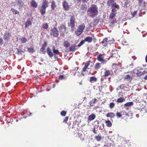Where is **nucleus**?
I'll use <instances>...</instances> for the list:
<instances>
[{
	"instance_id": "6ab92c4d",
	"label": "nucleus",
	"mask_w": 147,
	"mask_h": 147,
	"mask_svg": "<svg viewBox=\"0 0 147 147\" xmlns=\"http://www.w3.org/2000/svg\"><path fill=\"white\" fill-rule=\"evenodd\" d=\"M30 3L32 7L34 8H36L37 7V4L35 1L34 0H32Z\"/></svg>"
},
{
	"instance_id": "c9c22d12",
	"label": "nucleus",
	"mask_w": 147,
	"mask_h": 147,
	"mask_svg": "<svg viewBox=\"0 0 147 147\" xmlns=\"http://www.w3.org/2000/svg\"><path fill=\"white\" fill-rule=\"evenodd\" d=\"M87 8L86 5V4L82 5L80 9L84 11H86Z\"/></svg>"
},
{
	"instance_id": "4468645a",
	"label": "nucleus",
	"mask_w": 147,
	"mask_h": 147,
	"mask_svg": "<svg viewBox=\"0 0 147 147\" xmlns=\"http://www.w3.org/2000/svg\"><path fill=\"white\" fill-rule=\"evenodd\" d=\"M47 45V44L46 42L45 41L44 43L42 45L41 48L40 49V51L42 52L43 54H45L46 53V51H45V49Z\"/></svg>"
},
{
	"instance_id": "f8f14e48",
	"label": "nucleus",
	"mask_w": 147,
	"mask_h": 147,
	"mask_svg": "<svg viewBox=\"0 0 147 147\" xmlns=\"http://www.w3.org/2000/svg\"><path fill=\"white\" fill-rule=\"evenodd\" d=\"M134 72L135 73H136L137 75L138 76H141L145 73V71L142 72L136 69H135L134 70Z\"/></svg>"
},
{
	"instance_id": "dca6fc26",
	"label": "nucleus",
	"mask_w": 147,
	"mask_h": 147,
	"mask_svg": "<svg viewBox=\"0 0 147 147\" xmlns=\"http://www.w3.org/2000/svg\"><path fill=\"white\" fill-rule=\"evenodd\" d=\"M41 6L47 8L48 6V2L47 0H43Z\"/></svg>"
},
{
	"instance_id": "13d9d810",
	"label": "nucleus",
	"mask_w": 147,
	"mask_h": 147,
	"mask_svg": "<svg viewBox=\"0 0 147 147\" xmlns=\"http://www.w3.org/2000/svg\"><path fill=\"white\" fill-rule=\"evenodd\" d=\"M117 21L116 20H114L111 22V24H113L115 23H116Z\"/></svg>"
},
{
	"instance_id": "393cba45",
	"label": "nucleus",
	"mask_w": 147,
	"mask_h": 147,
	"mask_svg": "<svg viewBox=\"0 0 147 147\" xmlns=\"http://www.w3.org/2000/svg\"><path fill=\"white\" fill-rule=\"evenodd\" d=\"M101 64L99 63H96L94 66L95 69L98 70L101 67Z\"/></svg>"
},
{
	"instance_id": "c756f323",
	"label": "nucleus",
	"mask_w": 147,
	"mask_h": 147,
	"mask_svg": "<svg viewBox=\"0 0 147 147\" xmlns=\"http://www.w3.org/2000/svg\"><path fill=\"white\" fill-rule=\"evenodd\" d=\"M28 51L30 53H33L35 51L34 48L32 47H31L28 48Z\"/></svg>"
},
{
	"instance_id": "7ed1b4c3",
	"label": "nucleus",
	"mask_w": 147,
	"mask_h": 147,
	"mask_svg": "<svg viewBox=\"0 0 147 147\" xmlns=\"http://www.w3.org/2000/svg\"><path fill=\"white\" fill-rule=\"evenodd\" d=\"M59 30L60 31L61 33V35L63 36H64L65 33H67L66 32L67 27L65 25L61 24V25L58 27Z\"/></svg>"
},
{
	"instance_id": "ddd939ff",
	"label": "nucleus",
	"mask_w": 147,
	"mask_h": 147,
	"mask_svg": "<svg viewBox=\"0 0 147 147\" xmlns=\"http://www.w3.org/2000/svg\"><path fill=\"white\" fill-rule=\"evenodd\" d=\"M47 51L48 55L50 57H53V53L49 47H48L47 48Z\"/></svg>"
},
{
	"instance_id": "e2e57ef3",
	"label": "nucleus",
	"mask_w": 147,
	"mask_h": 147,
	"mask_svg": "<svg viewBox=\"0 0 147 147\" xmlns=\"http://www.w3.org/2000/svg\"><path fill=\"white\" fill-rule=\"evenodd\" d=\"M55 47H54V46H53L52 48V50L53 51L54 50H55Z\"/></svg>"
},
{
	"instance_id": "8fccbe9b",
	"label": "nucleus",
	"mask_w": 147,
	"mask_h": 147,
	"mask_svg": "<svg viewBox=\"0 0 147 147\" xmlns=\"http://www.w3.org/2000/svg\"><path fill=\"white\" fill-rule=\"evenodd\" d=\"M121 113L122 115L129 116V115L124 111L121 112Z\"/></svg>"
},
{
	"instance_id": "5701e85b",
	"label": "nucleus",
	"mask_w": 147,
	"mask_h": 147,
	"mask_svg": "<svg viewBox=\"0 0 147 147\" xmlns=\"http://www.w3.org/2000/svg\"><path fill=\"white\" fill-rule=\"evenodd\" d=\"M97 79L95 77H92L90 78L89 81L91 82H96L97 80Z\"/></svg>"
},
{
	"instance_id": "774afa93",
	"label": "nucleus",
	"mask_w": 147,
	"mask_h": 147,
	"mask_svg": "<svg viewBox=\"0 0 147 147\" xmlns=\"http://www.w3.org/2000/svg\"><path fill=\"white\" fill-rule=\"evenodd\" d=\"M144 79L145 80H147V76H146L144 77Z\"/></svg>"
},
{
	"instance_id": "338daca9",
	"label": "nucleus",
	"mask_w": 147,
	"mask_h": 147,
	"mask_svg": "<svg viewBox=\"0 0 147 147\" xmlns=\"http://www.w3.org/2000/svg\"><path fill=\"white\" fill-rule=\"evenodd\" d=\"M145 59H146V62H147V55H146V57Z\"/></svg>"
},
{
	"instance_id": "5fc2aeb1",
	"label": "nucleus",
	"mask_w": 147,
	"mask_h": 147,
	"mask_svg": "<svg viewBox=\"0 0 147 147\" xmlns=\"http://www.w3.org/2000/svg\"><path fill=\"white\" fill-rule=\"evenodd\" d=\"M88 68L84 66V67L83 68V69L82 70V72H85V71H86L87 69H88Z\"/></svg>"
},
{
	"instance_id": "c85d7f7f",
	"label": "nucleus",
	"mask_w": 147,
	"mask_h": 147,
	"mask_svg": "<svg viewBox=\"0 0 147 147\" xmlns=\"http://www.w3.org/2000/svg\"><path fill=\"white\" fill-rule=\"evenodd\" d=\"M111 6L112 7H114L117 8L118 9H119V6L117 5L116 3L113 4Z\"/></svg>"
},
{
	"instance_id": "0eeeda50",
	"label": "nucleus",
	"mask_w": 147,
	"mask_h": 147,
	"mask_svg": "<svg viewBox=\"0 0 147 147\" xmlns=\"http://www.w3.org/2000/svg\"><path fill=\"white\" fill-rule=\"evenodd\" d=\"M102 54H100L97 56V59L99 61L102 62L103 64H104L107 62V61L102 57Z\"/></svg>"
},
{
	"instance_id": "2f4dec72",
	"label": "nucleus",
	"mask_w": 147,
	"mask_h": 147,
	"mask_svg": "<svg viewBox=\"0 0 147 147\" xmlns=\"http://www.w3.org/2000/svg\"><path fill=\"white\" fill-rule=\"evenodd\" d=\"M106 123L107 126L110 127L112 126V124L110 121H106Z\"/></svg>"
},
{
	"instance_id": "e433bc0d",
	"label": "nucleus",
	"mask_w": 147,
	"mask_h": 147,
	"mask_svg": "<svg viewBox=\"0 0 147 147\" xmlns=\"http://www.w3.org/2000/svg\"><path fill=\"white\" fill-rule=\"evenodd\" d=\"M11 11L13 13H14L15 14H17L19 13V11L16 10L15 9L11 8Z\"/></svg>"
},
{
	"instance_id": "052dcab7",
	"label": "nucleus",
	"mask_w": 147,
	"mask_h": 147,
	"mask_svg": "<svg viewBox=\"0 0 147 147\" xmlns=\"http://www.w3.org/2000/svg\"><path fill=\"white\" fill-rule=\"evenodd\" d=\"M63 78V76L62 75H60L59 77V78L60 79H62Z\"/></svg>"
},
{
	"instance_id": "58836bf2",
	"label": "nucleus",
	"mask_w": 147,
	"mask_h": 147,
	"mask_svg": "<svg viewBox=\"0 0 147 147\" xmlns=\"http://www.w3.org/2000/svg\"><path fill=\"white\" fill-rule=\"evenodd\" d=\"M124 79L129 81L131 80V77L129 75H127L125 76Z\"/></svg>"
},
{
	"instance_id": "423d86ee",
	"label": "nucleus",
	"mask_w": 147,
	"mask_h": 147,
	"mask_svg": "<svg viewBox=\"0 0 147 147\" xmlns=\"http://www.w3.org/2000/svg\"><path fill=\"white\" fill-rule=\"evenodd\" d=\"M17 0V5L18 7V8L19 9L23 7L24 6V1L25 0Z\"/></svg>"
},
{
	"instance_id": "3c124183",
	"label": "nucleus",
	"mask_w": 147,
	"mask_h": 147,
	"mask_svg": "<svg viewBox=\"0 0 147 147\" xmlns=\"http://www.w3.org/2000/svg\"><path fill=\"white\" fill-rule=\"evenodd\" d=\"M90 63V61H88V62H86L84 66L88 68V67L89 66Z\"/></svg>"
},
{
	"instance_id": "0e129e2a",
	"label": "nucleus",
	"mask_w": 147,
	"mask_h": 147,
	"mask_svg": "<svg viewBox=\"0 0 147 147\" xmlns=\"http://www.w3.org/2000/svg\"><path fill=\"white\" fill-rule=\"evenodd\" d=\"M127 43V42L126 41H123V44L124 43L125 44V45H126V44Z\"/></svg>"
},
{
	"instance_id": "a878e982",
	"label": "nucleus",
	"mask_w": 147,
	"mask_h": 147,
	"mask_svg": "<svg viewBox=\"0 0 147 147\" xmlns=\"http://www.w3.org/2000/svg\"><path fill=\"white\" fill-rule=\"evenodd\" d=\"M77 46H71L69 47V50L70 51L74 52V51L76 49H77L76 48Z\"/></svg>"
},
{
	"instance_id": "bf43d9fd",
	"label": "nucleus",
	"mask_w": 147,
	"mask_h": 147,
	"mask_svg": "<svg viewBox=\"0 0 147 147\" xmlns=\"http://www.w3.org/2000/svg\"><path fill=\"white\" fill-rule=\"evenodd\" d=\"M96 122H97V125H95L96 126V128H98L99 126V121H96Z\"/></svg>"
},
{
	"instance_id": "49530a36",
	"label": "nucleus",
	"mask_w": 147,
	"mask_h": 147,
	"mask_svg": "<svg viewBox=\"0 0 147 147\" xmlns=\"http://www.w3.org/2000/svg\"><path fill=\"white\" fill-rule=\"evenodd\" d=\"M85 42L84 40L81 41L80 42L78 45V47H80L83 44H84Z\"/></svg>"
},
{
	"instance_id": "37998d69",
	"label": "nucleus",
	"mask_w": 147,
	"mask_h": 147,
	"mask_svg": "<svg viewBox=\"0 0 147 147\" xmlns=\"http://www.w3.org/2000/svg\"><path fill=\"white\" fill-rule=\"evenodd\" d=\"M98 21H98V20L95 19L94 21V22H93V25H96V24H98Z\"/></svg>"
},
{
	"instance_id": "4d7b16f0",
	"label": "nucleus",
	"mask_w": 147,
	"mask_h": 147,
	"mask_svg": "<svg viewBox=\"0 0 147 147\" xmlns=\"http://www.w3.org/2000/svg\"><path fill=\"white\" fill-rule=\"evenodd\" d=\"M96 128V126H94L93 129V131L94 134H96V131L95 130Z\"/></svg>"
},
{
	"instance_id": "a19ab883",
	"label": "nucleus",
	"mask_w": 147,
	"mask_h": 147,
	"mask_svg": "<svg viewBox=\"0 0 147 147\" xmlns=\"http://www.w3.org/2000/svg\"><path fill=\"white\" fill-rule=\"evenodd\" d=\"M96 101V98H94L93 100L90 101V105H92V104H94Z\"/></svg>"
},
{
	"instance_id": "aec40b11",
	"label": "nucleus",
	"mask_w": 147,
	"mask_h": 147,
	"mask_svg": "<svg viewBox=\"0 0 147 147\" xmlns=\"http://www.w3.org/2000/svg\"><path fill=\"white\" fill-rule=\"evenodd\" d=\"M144 1V0H139L140 6L143 7H144L145 6V2Z\"/></svg>"
},
{
	"instance_id": "f3484780",
	"label": "nucleus",
	"mask_w": 147,
	"mask_h": 147,
	"mask_svg": "<svg viewBox=\"0 0 147 147\" xmlns=\"http://www.w3.org/2000/svg\"><path fill=\"white\" fill-rule=\"evenodd\" d=\"M104 137H102L101 135L99 134L97 136H96L95 138L97 141H100L102 139H103Z\"/></svg>"
},
{
	"instance_id": "4be33fe9",
	"label": "nucleus",
	"mask_w": 147,
	"mask_h": 147,
	"mask_svg": "<svg viewBox=\"0 0 147 147\" xmlns=\"http://www.w3.org/2000/svg\"><path fill=\"white\" fill-rule=\"evenodd\" d=\"M108 117H110L111 118H113L115 116V115L113 113H108L106 115Z\"/></svg>"
},
{
	"instance_id": "864d4df0",
	"label": "nucleus",
	"mask_w": 147,
	"mask_h": 147,
	"mask_svg": "<svg viewBox=\"0 0 147 147\" xmlns=\"http://www.w3.org/2000/svg\"><path fill=\"white\" fill-rule=\"evenodd\" d=\"M137 11H134L132 15V17H134L137 14Z\"/></svg>"
},
{
	"instance_id": "603ef678",
	"label": "nucleus",
	"mask_w": 147,
	"mask_h": 147,
	"mask_svg": "<svg viewBox=\"0 0 147 147\" xmlns=\"http://www.w3.org/2000/svg\"><path fill=\"white\" fill-rule=\"evenodd\" d=\"M3 44V39L1 38H0V46L2 45Z\"/></svg>"
},
{
	"instance_id": "69168bd1",
	"label": "nucleus",
	"mask_w": 147,
	"mask_h": 147,
	"mask_svg": "<svg viewBox=\"0 0 147 147\" xmlns=\"http://www.w3.org/2000/svg\"><path fill=\"white\" fill-rule=\"evenodd\" d=\"M40 60L41 62H43L44 61V59L42 58H41Z\"/></svg>"
},
{
	"instance_id": "473e14b6",
	"label": "nucleus",
	"mask_w": 147,
	"mask_h": 147,
	"mask_svg": "<svg viewBox=\"0 0 147 147\" xmlns=\"http://www.w3.org/2000/svg\"><path fill=\"white\" fill-rule=\"evenodd\" d=\"M110 74V71L108 70H106L105 73V76L107 77L109 76Z\"/></svg>"
},
{
	"instance_id": "09e8293b",
	"label": "nucleus",
	"mask_w": 147,
	"mask_h": 147,
	"mask_svg": "<svg viewBox=\"0 0 147 147\" xmlns=\"http://www.w3.org/2000/svg\"><path fill=\"white\" fill-rule=\"evenodd\" d=\"M115 105V104L114 103L111 102V103H110L109 107L110 108H113L114 107Z\"/></svg>"
},
{
	"instance_id": "cd10ccee",
	"label": "nucleus",
	"mask_w": 147,
	"mask_h": 147,
	"mask_svg": "<svg viewBox=\"0 0 147 147\" xmlns=\"http://www.w3.org/2000/svg\"><path fill=\"white\" fill-rule=\"evenodd\" d=\"M32 24L30 20L27 21L25 23V27H27Z\"/></svg>"
},
{
	"instance_id": "20e7f679",
	"label": "nucleus",
	"mask_w": 147,
	"mask_h": 147,
	"mask_svg": "<svg viewBox=\"0 0 147 147\" xmlns=\"http://www.w3.org/2000/svg\"><path fill=\"white\" fill-rule=\"evenodd\" d=\"M85 27V26L84 24L80 25L78 28L77 31L75 32L76 35L77 36L80 35L83 31Z\"/></svg>"
},
{
	"instance_id": "ea45409f",
	"label": "nucleus",
	"mask_w": 147,
	"mask_h": 147,
	"mask_svg": "<svg viewBox=\"0 0 147 147\" xmlns=\"http://www.w3.org/2000/svg\"><path fill=\"white\" fill-rule=\"evenodd\" d=\"M53 52L54 53V55H56L59 54V52L58 50L57 49L54 50H53Z\"/></svg>"
},
{
	"instance_id": "39448f33",
	"label": "nucleus",
	"mask_w": 147,
	"mask_h": 147,
	"mask_svg": "<svg viewBox=\"0 0 147 147\" xmlns=\"http://www.w3.org/2000/svg\"><path fill=\"white\" fill-rule=\"evenodd\" d=\"M50 34L51 35H53L55 37H57L58 36L59 33L58 31L56 28L54 27L51 30Z\"/></svg>"
},
{
	"instance_id": "f704fd0d",
	"label": "nucleus",
	"mask_w": 147,
	"mask_h": 147,
	"mask_svg": "<svg viewBox=\"0 0 147 147\" xmlns=\"http://www.w3.org/2000/svg\"><path fill=\"white\" fill-rule=\"evenodd\" d=\"M125 100V99L123 97H121L119 98L117 100V102H118L120 103L123 102Z\"/></svg>"
},
{
	"instance_id": "f03ea898",
	"label": "nucleus",
	"mask_w": 147,
	"mask_h": 147,
	"mask_svg": "<svg viewBox=\"0 0 147 147\" xmlns=\"http://www.w3.org/2000/svg\"><path fill=\"white\" fill-rule=\"evenodd\" d=\"M76 23L75 18L74 16H71L70 18V24L71 27V32H73L74 30V27Z\"/></svg>"
},
{
	"instance_id": "2eb2a0df",
	"label": "nucleus",
	"mask_w": 147,
	"mask_h": 147,
	"mask_svg": "<svg viewBox=\"0 0 147 147\" xmlns=\"http://www.w3.org/2000/svg\"><path fill=\"white\" fill-rule=\"evenodd\" d=\"M46 8L41 6L40 7V11L41 14L42 15H44L46 13Z\"/></svg>"
},
{
	"instance_id": "6e6552de",
	"label": "nucleus",
	"mask_w": 147,
	"mask_h": 147,
	"mask_svg": "<svg viewBox=\"0 0 147 147\" xmlns=\"http://www.w3.org/2000/svg\"><path fill=\"white\" fill-rule=\"evenodd\" d=\"M117 12L115 9H113L111 10L109 16V18L111 19H112L113 18L116 16Z\"/></svg>"
},
{
	"instance_id": "a18cd8bd",
	"label": "nucleus",
	"mask_w": 147,
	"mask_h": 147,
	"mask_svg": "<svg viewBox=\"0 0 147 147\" xmlns=\"http://www.w3.org/2000/svg\"><path fill=\"white\" fill-rule=\"evenodd\" d=\"M66 112L65 111H62L61 113V115L63 116H65L66 114Z\"/></svg>"
},
{
	"instance_id": "9b49d317",
	"label": "nucleus",
	"mask_w": 147,
	"mask_h": 147,
	"mask_svg": "<svg viewBox=\"0 0 147 147\" xmlns=\"http://www.w3.org/2000/svg\"><path fill=\"white\" fill-rule=\"evenodd\" d=\"M10 33L7 32H6L4 34L3 39L7 41L10 38Z\"/></svg>"
},
{
	"instance_id": "79ce46f5",
	"label": "nucleus",
	"mask_w": 147,
	"mask_h": 147,
	"mask_svg": "<svg viewBox=\"0 0 147 147\" xmlns=\"http://www.w3.org/2000/svg\"><path fill=\"white\" fill-rule=\"evenodd\" d=\"M21 41L22 43H25L27 41V40L25 37H23L21 39Z\"/></svg>"
},
{
	"instance_id": "7c9ffc66",
	"label": "nucleus",
	"mask_w": 147,
	"mask_h": 147,
	"mask_svg": "<svg viewBox=\"0 0 147 147\" xmlns=\"http://www.w3.org/2000/svg\"><path fill=\"white\" fill-rule=\"evenodd\" d=\"M133 104V103L132 102H129L125 104L124 106L125 107H130Z\"/></svg>"
},
{
	"instance_id": "a211bd4d",
	"label": "nucleus",
	"mask_w": 147,
	"mask_h": 147,
	"mask_svg": "<svg viewBox=\"0 0 147 147\" xmlns=\"http://www.w3.org/2000/svg\"><path fill=\"white\" fill-rule=\"evenodd\" d=\"M50 3H51V7L52 9H54L56 7L55 2L54 1H50Z\"/></svg>"
},
{
	"instance_id": "72a5a7b5",
	"label": "nucleus",
	"mask_w": 147,
	"mask_h": 147,
	"mask_svg": "<svg viewBox=\"0 0 147 147\" xmlns=\"http://www.w3.org/2000/svg\"><path fill=\"white\" fill-rule=\"evenodd\" d=\"M48 24L47 23L43 24L42 25V27L44 29H47L48 28Z\"/></svg>"
},
{
	"instance_id": "de8ad7c7",
	"label": "nucleus",
	"mask_w": 147,
	"mask_h": 147,
	"mask_svg": "<svg viewBox=\"0 0 147 147\" xmlns=\"http://www.w3.org/2000/svg\"><path fill=\"white\" fill-rule=\"evenodd\" d=\"M23 52V51L21 49H18L17 51V53L18 55L22 54V53Z\"/></svg>"
},
{
	"instance_id": "4c0bfd02",
	"label": "nucleus",
	"mask_w": 147,
	"mask_h": 147,
	"mask_svg": "<svg viewBox=\"0 0 147 147\" xmlns=\"http://www.w3.org/2000/svg\"><path fill=\"white\" fill-rule=\"evenodd\" d=\"M65 48H67L68 47L69 45V44L68 42L67 41H65L64 42L63 44Z\"/></svg>"
},
{
	"instance_id": "412c9836",
	"label": "nucleus",
	"mask_w": 147,
	"mask_h": 147,
	"mask_svg": "<svg viewBox=\"0 0 147 147\" xmlns=\"http://www.w3.org/2000/svg\"><path fill=\"white\" fill-rule=\"evenodd\" d=\"M92 40L93 39L92 37L89 36L86 37L84 40V41L85 42H87L89 43L91 42Z\"/></svg>"
},
{
	"instance_id": "6e6d98bb",
	"label": "nucleus",
	"mask_w": 147,
	"mask_h": 147,
	"mask_svg": "<svg viewBox=\"0 0 147 147\" xmlns=\"http://www.w3.org/2000/svg\"><path fill=\"white\" fill-rule=\"evenodd\" d=\"M68 119V117H65V119L64 120L63 122H64L66 123Z\"/></svg>"
},
{
	"instance_id": "b1692460",
	"label": "nucleus",
	"mask_w": 147,
	"mask_h": 147,
	"mask_svg": "<svg viewBox=\"0 0 147 147\" xmlns=\"http://www.w3.org/2000/svg\"><path fill=\"white\" fill-rule=\"evenodd\" d=\"M115 1V0H108L107 2V5L109 6L113 4Z\"/></svg>"
},
{
	"instance_id": "1a4fd4ad",
	"label": "nucleus",
	"mask_w": 147,
	"mask_h": 147,
	"mask_svg": "<svg viewBox=\"0 0 147 147\" xmlns=\"http://www.w3.org/2000/svg\"><path fill=\"white\" fill-rule=\"evenodd\" d=\"M62 5L65 10L68 11L69 9V5L68 3L66 1H63L62 3Z\"/></svg>"
},
{
	"instance_id": "9d476101",
	"label": "nucleus",
	"mask_w": 147,
	"mask_h": 147,
	"mask_svg": "<svg viewBox=\"0 0 147 147\" xmlns=\"http://www.w3.org/2000/svg\"><path fill=\"white\" fill-rule=\"evenodd\" d=\"M111 42L112 41L111 40L108 41V38H105L103 39L102 42V44L104 46L106 47L107 46L109 43H110V42Z\"/></svg>"
},
{
	"instance_id": "bb28decb",
	"label": "nucleus",
	"mask_w": 147,
	"mask_h": 147,
	"mask_svg": "<svg viewBox=\"0 0 147 147\" xmlns=\"http://www.w3.org/2000/svg\"><path fill=\"white\" fill-rule=\"evenodd\" d=\"M95 118V115L94 114L90 115L88 117V120L92 121Z\"/></svg>"
},
{
	"instance_id": "c03bdc74",
	"label": "nucleus",
	"mask_w": 147,
	"mask_h": 147,
	"mask_svg": "<svg viewBox=\"0 0 147 147\" xmlns=\"http://www.w3.org/2000/svg\"><path fill=\"white\" fill-rule=\"evenodd\" d=\"M118 118H121L122 117V114L121 113H120L117 112L116 114Z\"/></svg>"
},
{
	"instance_id": "f257e3e1",
	"label": "nucleus",
	"mask_w": 147,
	"mask_h": 147,
	"mask_svg": "<svg viewBox=\"0 0 147 147\" xmlns=\"http://www.w3.org/2000/svg\"><path fill=\"white\" fill-rule=\"evenodd\" d=\"M87 14L90 17L94 18L98 14V8L97 6L92 5L89 7L87 11Z\"/></svg>"
},
{
	"instance_id": "680f3d73",
	"label": "nucleus",
	"mask_w": 147,
	"mask_h": 147,
	"mask_svg": "<svg viewBox=\"0 0 147 147\" xmlns=\"http://www.w3.org/2000/svg\"><path fill=\"white\" fill-rule=\"evenodd\" d=\"M116 66V64L115 63H114L112 65V67L113 68H115Z\"/></svg>"
}]
</instances>
